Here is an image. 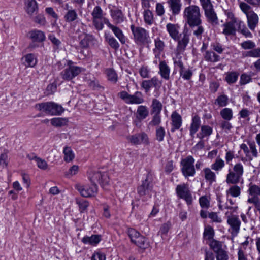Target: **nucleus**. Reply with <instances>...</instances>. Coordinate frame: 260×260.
Segmentation results:
<instances>
[{
  "instance_id": "nucleus-32",
  "label": "nucleus",
  "mask_w": 260,
  "mask_h": 260,
  "mask_svg": "<svg viewBox=\"0 0 260 260\" xmlns=\"http://www.w3.org/2000/svg\"><path fill=\"white\" fill-rule=\"evenodd\" d=\"M101 240L100 236L97 235H93L90 237H84L82 241L85 244H89L91 245H95Z\"/></svg>"
},
{
  "instance_id": "nucleus-24",
  "label": "nucleus",
  "mask_w": 260,
  "mask_h": 260,
  "mask_svg": "<svg viewBox=\"0 0 260 260\" xmlns=\"http://www.w3.org/2000/svg\"><path fill=\"white\" fill-rule=\"evenodd\" d=\"M173 15H178L181 10V0H168L167 2Z\"/></svg>"
},
{
  "instance_id": "nucleus-37",
  "label": "nucleus",
  "mask_w": 260,
  "mask_h": 260,
  "mask_svg": "<svg viewBox=\"0 0 260 260\" xmlns=\"http://www.w3.org/2000/svg\"><path fill=\"white\" fill-rule=\"evenodd\" d=\"M227 194H230L233 197H238L241 194V188L239 186L234 184L226 190Z\"/></svg>"
},
{
  "instance_id": "nucleus-13",
  "label": "nucleus",
  "mask_w": 260,
  "mask_h": 260,
  "mask_svg": "<svg viewBox=\"0 0 260 260\" xmlns=\"http://www.w3.org/2000/svg\"><path fill=\"white\" fill-rule=\"evenodd\" d=\"M177 40L178 41V44L176 51L179 52H183L189 41V35L187 34V32L183 31L182 37L180 39L178 38Z\"/></svg>"
},
{
  "instance_id": "nucleus-34",
  "label": "nucleus",
  "mask_w": 260,
  "mask_h": 260,
  "mask_svg": "<svg viewBox=\"0 0 260 260\" xmlns=\"http://www.w3.org/2000/svg\"><path fill=\"white\" fill-rule=\"evenodd\" d=\"M209 246L215 254L224 250L222 248V243L221 241L215 239H212L211 240Z\"/></svg>"
},
{
  "instance_id": "nucleus-60",
  "label": "nucleus",
  "mask_w": 260,
  "mask_h": 260,
  "mask_svg": "<svg viewBox=\"0 0 260 260\" xmlns=\"http://www.w3.org/2000/svg\"><path fill=\"white\" fill-rule=\"evenodd\" d=\"M92 19L93 25L95 28L98 30H101L103 28L104 24H103V18H94Z\"/></svg>"
},
{
  "instance_id": "nucleus-51",
  "label": "nucleus",
  "mask_w": 260,
  "mask_h": 260,
  "mask_svg": "<svg viewBox=\"0 0 260 260\" xmlns=\"http://www.w3.org/2000/svg\"><path fill=\"white\" fill-rule=\"evenodd\" d=\"M224 166V161L222 159L218 157L216 159L215 161L212 164L211 168L216 171H218L221 170Z\"/></svg>"
},
{
  "instance_id": "nucleus-14",
  "label": "nucleus",
  "mask_w": 260,
  "mask_h": 260,
  "mask_svg": "<svg viewBox=\"0 0 260 260\" xmlns=\"http://www.w3.org/2000/svg\"><path fill=\"white\" fill-rule=\"evenodd\" d=\"M172 128L171 131L174 132L175 130L180 128L182 125V117L176 111H174L171 115Z\"/></svg>"
},
{
  "instance_id": "nucleus-43",
  "label": "nucleus",
  "mask_w": 260,
  "mask_h": 260,
  "mask_svg": "<svg viewBox=\"0 0 260 260\" xmlns=\"http://www.w3.org/2000/svg\"><path fill=\"white\" fill-rule=\"evenodd\" d=\"M248 192L250 196H260V186L250 183L249 184Z\"/></svg>"
},
{
  "instance_id": "nucleus-57",
  "label": "nucleus",
  "mask_w": 260,
  "mask_h": 260,
  "mask_svg": "<svg viewBox=\"0 0 260 260\" xmlns=\"http://www.w3.org/2000/svg\"><path fill=\"white\" fill-rule=\"evenodd\" d=\"M139 73L143 78H148L150 77V70L147 66H142L139 69Z\"/></svg>"
},
{
  "instance_id": "nucleus-46",
  "label": "nucleus",
  "mask_w": 260,
  "mask_h": 260,
  "mask_svg": "<svg viewBox=\"0 0 260 260\" xmlns=\"http://www.w3.org/2000/svg\"><path fill=\"white\" fill-rule=\"evenodd\" d=\"M107 76L109 81L113 83H116L118 80L117 75L114 70L109 69L106 71Z\"/></svg>"
},
{
  "instance_id": "nucleus-36",
  "label": "nucleus",
  "mask_w": 260,
  "mask_h": 260,
  "mask_svg": "<svg viewBox=\"0 0 260 260\" xmlns=\"http://www.w3.org/2000/svg\"><path fill=\"white\" fill-rule=\"evenodd\" d=\"M204 58L206 61L214 62L218 61L220 57L213 51H206Z\"/></svg>"
},
{
  "instance_id": "nucleus-58",
  "label": "nucleus",
  "mask_w": 260,
  "mask_h": 260,
  "mask_svg": "<svg viewBox=\"0 0 260 260\" xmlns=\"http://www.w3.org/2000/svg\"><path fill=\"white\" fill-rule=\"evenodd\" d=\"M228 98L224 94L219 96L216 100V103L220 107L225 106L228 104Z\"/></svg>"
},
{
  "instance_id": "nucleus-29",
  "label": "nucleus",
  "mask_w": 260,
  "mask_h": 260,
  "mask_svg": "<svg viewBox=\"0 0 260 260\" xmlns=\"http://www.w3.org/2000/svg\"><path fill=\"white\" fill-rule=\"evenodd\" d=\"M111 15L116 24L122 23L124 21V15L120 10H112L111 11Z\"/></svg>"
},
{
  "instance_id": "nucleus-47",
  "label": "nucleus",
  "mask_w": 260,
  "mask_h": 260,
  "mask_svg": "<svg viewBox=\"0 0 260 260\" xmlns=\"http://www.w3.org/2000/svg\"><path fill=\"white\" fill-rule=\"evenodd\" d=\"M78 15L74 10H69L64 16V18L67 22H71L75 21L77 18Z\"/></svg>"
},
{
  "instance_id": "nucleus-55",
  "label": "nucleus",
  "mask_w": 260,
  "mask_h": 260,
  "mask_svg": "<svg viewBox=\"0 0 260 260\" xmlns=\"http://www.w3.org/2000/svg\"><path fill=\"white\" fill-rule=\"evenodd\" d=\"M152 120L149 123V125L151 126H158L161 122V117L160 114H152Z\"/></svg>"
},
{
  "instance_id": "nucleus-39",
  "label": "nucleus",
  "mask_w": 260,
  "mask_h": 260,
  "mask_svg": "<svg viewBox=\"0 0 260 260\" xmlns=\"http://www.w3.org/2000/svg\"><path fill=\"white\" fill-rule=\"evenodd\" d=\"M220 114L222 118L226 121H230L233 118V111L230 108H225L222 109L220 112Z\"/></svg>"
},
{
  "instance_id": "nucleus-9",
  "label": "nucleus",
  "mask_w": 260,
  "mask_h": 260,
  "mask_svg": "<svg viewBox=\"0 0 260 260\" xmlns=\"http://www.w3.org/2000/svg\"><path fill=\"white\" fill-rule=\"evenodd\" d=\"M162 84V81L159 80L156 77H153L151 79L142 81L141 83V87L144 89L145 92L150 91L152 87L160 88Z\"/></svg>"
},
{
  "instance_id": "nucleus-1",
  "label": "nucleus",
  "mask_w": 260,
  "mask_h": 260,
  "mask_svg": "<svg viewBox=\"0 0 260 260\" xmlns=\"http://www.w3.org/2000/svg\"><path fill=\"white\" fill-rule=\"evenodd\" d=\"M89 178L93 184L91 186L76 184L75 188L79 191L81 195L84 197L88 198L95 196L98 192V187L96 182L99 183L103 187L108 185L109 178L106 172H102L99 171H91L89 175Z\"/></svg>"
},
{
  "instance_id": "nucleus-41",
  "label": "nucleus",
  "mask_w": 260,
  "mask_h": 260,
  "mask_svg": "<svg viewBox=\"0 0 260 260\" xmlns=\"http://www.w3.org/2000/svg\"><path fill=\"white\" fill-rule=\"evenodd\" d=\"M239 74L236 72H231L226 73L225 81L229 84H233L237 80Z\"/></svg>"
},
{
  "instance_id": "nucleus-50",
  "label": "nucleus",
  "mask_w": 260,
  "mask_h": 260,
  "mask_svg": "<svg viewBox=\"0 0 260 260\" xmlns=\"http://www.w3.org/2000/svg\"><path fill=\"white\" fill-rule=\"evenodd\" d=\"M127 234L131 239V242L133 243L135 242V241L138 239L139 236L141 235L139 232L132 228L128 229Z\"/></svg>"
},
{
  "instance_id": "nucleus-16",
  "label": "nucleus",
  "mask_w": 260,
  "mask_h": 260,
  "mask_svg": "<svg viewBox=\"0 0 260 260\" xmlns=\"http://www.w3.org/2000/svg\"><path fill=\"white\" fill-rule=\"evenodd\" d=\"M21 61L22 64L26 68L34 67L37 63V57L32 53H29L23 56L21 58Z\"/></svg>"
},
{
  "instance_id": "nucleus-25",
  "label": "nucleus",
  "mask_w": 260,
  "mask_h": 260,
  "mask_svg": "<svg viewBox=\"0 0 260 260\" xmlns=\"http://www.w3.org/2000/svg\"><path fill=\"white\" fill-rule=\"evenodd\" d=\"M64 110L61 105L54 102H50V115L59 116Z\"/></svg>"
},
{
  "instance_id": "nucleus-59",
  "label": "nucleus",
  "mask_w": 260,
  "mask_h": 260,
  "mask_svg": "<svg viewBox=\"0 0 260 260\" xmlns=\"http://www.w3.org/2000/svg\"><path fill=\"white\" fill-rule=\"evenodd\" d=\"M232 171L242 177L244 172L243 166L241 163H237L234 165Z\"/></svg>"
},
{
  "instance_id": "nucleus-23",
  "label": "nucleus",
  "mask_w": 260,
  "mask_h": 260,
  "mask_svg": "<svg viewBox=\"0 0 260 260\" xmlns=\"http://www.w3.org/2000/svg\"><path fill=\"white\" fill-rule=\"evenodd\" d=\"M149 110L147 106L140 105L137 107L136 112L135 113V116L139 119L144 120L149 116Z\"/></svg>"
},
{
  "instance_id": "nucleus-30",
  "label": "nucleus",
  "mask_w": 260,
  "mask_h": 260,
  "mask_svg": "<svg viewBox=\"0 0 260 260\" xmlns=\"http://www.w3.org/2000/svg\"><path fill=\"white\" fill-rule=\"evenodd\" d=\"M202 172L204 173V178L206 180L210 183L216 181V175L210 168H206L203 169Z\"/></svg>"
},
{
  "instance_id": "nucleus-11",
  "label": "nucleus",
  "mask_w": 260,
  "mask_h": 260,
  "mask_svg": "<svg viewBox=\"0 0 260 260\" xmlns=\"http://www.w3.org/2000/svg\"><path fill=\"white\" fill-rule=\"evenodd\" d=\"M29 35L30 38L33 41V43L30 44L28 47L29 49H34L37 46L35 42H42L45 39L44 33L40 30H34L31 31L29 32Z\"/></svg>"
},
{
  "instance_id": "nucleus-6",
  "label": "nucleus",
  "mask_w": 260,
  "mask_h": 260,
  "mask_svg": "<svg viewBox=\"0 0 260 260\" xmlns=\"http://www.w3.org/2000/svg\"><path fill=\"white\" fill-rule=\"evenodd\" d=\"M176 190L178 197L184 199L188 205L192 204V197L187 184L183 183L177 185Z\"/></svg>"
},
{
  "instance_id": "nucleus-26",
  "label": "nucleus",
  "mask_w": 260,
  "mask_h": 260,
  "mask_svg": "<svg viewBox=\"0 0 260 260\" xmlns=\"http://www.w3.org/2000/svg\"><path fill=\"white\" fill-rule=\"evenodd\" d=\"M235 23L232 22H227L224 23L222 25L223 34L226 36L234 35H235L236 29L235 28Z\"/></svg>"
},
{
  "instance_id": "nucleus-2",
  "label": "nucleus",
  "mask_w": 260,
  "mask_h": 260,
  "mask_svg": "<svg viewBox=\"0 0 260 260\" xmlns=\"http://www.w3.org/2000/svg\"><path fill=\"white\" fill-rule=\"evenodd\" d=\"M200 9L198 6L191 5L185 8L184 17L189 25L202 24Z\"/></svg>"
},
{
  "instance_id": "nucleus-4",
  "label": "nucleus",
  "mask_w": 260,
  "mask_h": 260,
  "mask_svg": "<svg viewBox=\"0 0 260 260\" xmlns=\"http://www.w3.org/2000/svg\"><path fill=\"white\" fill-rule=\"evenodd\" d=\"M118 96L128 104H141L144 102L142 93L137 91L134 94H129L126 91H121L118 93Z\"/></svg>"
},
{
  "instance_id": "nucleus-38",
  "label": "nucleus",
  "mask_w": 260,
  "mask_h": 260,
  "mask_svg": "<svg viewBox=\"0 0 260 260\" xmlns=\"http://www.w3.org/2000/svg\"><path fill=\"white\" fill-rule=\"evenodd\" d=\"M115 36L119 39L120 42L124 44L126 42V38L122 30L118 27L114 26L112 29Z\"/></svg>"
},
{
  "instance_id": "nucleus-35",
  "label": "nucleus",
  "mask_w": 260,
  "mask_h": 260,
  "mask_svg": "<svg viewBox=\"0 0 260 260\" xmlns=\"http://www.w3.org/2000/svg\"><path fill=\"white\" fill-rule=\"evenodd\" d=\"M63 154L64 160L66 162H71L74 159L75 155L71 147H65L63 149Z\"/></svg>"
},
{
  "instance_id": "nucleus-27",
  "label": "nucleus",
  "mask_w": 260,
  "mask_h": 260,
  "mask_svg": "<svg viewBox=\"0 0 260 260\" xmlns=\"http://www.w3.org/2000/svg\"><path fill=\"white\" fill-rule=\"evenodd\" d=\"M241 178L240 175L234 173L230 169L226 175V182L229 184H237L240 182Z\"/></svg>"
},
{
  "instance_id": "nucleus-21",
  "label": "nucleus",
  "mask_w": 260,
  "mask_h": 260,
  "mask_svg": "<svg viewBox=\"0 0 260 260\" xmlns=\"http://www.w3.org/2000/svg\"><path fill=\"white\" fill-rule=\"evenodd\" d=\"M80 46L83 48H87L89 47L90 44L93 41L94 38L91 35L84 33L80 36Z\"/></svg>"
},
{
  "instance_id": "nucleus-42",
  "label": "nucleus",
  "mask_w": 260,
  "mask_h": 260,
  "mask_svg": "<svg viewBox=\"0 0 260 260\" xmlns=\"http://www.w3.org/2000/svg\"><path fill=\"white\" fill-rule=\"evenodd\" d=\"M144 10L143 13L144 21L146 24L151 25L153 22V14L149 9Z\"/></svg>"
},
{
  "instance_id": "nucleus-56",
  "label": "nucleus",
  "mask_w": 260,
  "mask_h": 260,
  "mask_svg": "<svg viewBox=\"0 0 260 260\" xmlns=\"http://www.w3.org/2000/svg\"><path fill=\"white\" fill-rule=\"evenodd\" d=\"M165 131L164 127L159 126L156 129V138L159 142H161L164 140V136H165Z\"/></svg>"
},
{
  "instance_id": "nucleus-40",
  "label": "nucleus",
  "mask_w": 260,
  "mask_h": 260,
  "mask_svg": "<svg viewBox=\"0 0 260 260\" xmlns=\"http://www.w3.org/2000/svg\"><path fill=\"white\" fill-rule=\"evenodd\" d=\"M134 244L139 247L144 249L147 248L149 246L145 237L141 235H140L138 239L135 241Z\"/></svg>"
},
{
  "instance_id": "nucleus-31",
  "label": "nucleus",
  "mask_w": 260,
  "mask_h": 260,
  "mask_svg": "<svg viewBox=\"0 0 260 260\" xmlns=\"http://www.w3.org/2000/svg\"><path fill=\"white\" fill-rule=\"evenodd\" d=\"M68 122L69 119L67 118H53L50 120L51 125L56 127L65 126Z\"/></svg>"
},
{
  "instance_id": "nucleus-19",
  "label": "nucleus",
  "mask_w": 260,
  "mask_h": 260,
  "mask_svg": "<svg viewBox=\"0 0 260 260\" xmlns=\"http://www.w3.org/2000/svg\"><path fill=\"white\" fill-rule=\"evenodd\" d=\"M25 5V11L29 15L32 16L37 13L38 7L36 0H27Z\"/></svg>"
},
{
  "instance_id": "nucleus-62",
  "label": "nucleus",
  "mask_w": 260,
  "mask_h": 260,
  "mask_svg": "<svg viewBox=\"0 0 260 260\" xmlns=\"http://www.w3.org/2000/svg\"><path fill=\"white\" fill-rule=\"evenodd\" d=\"M179 73L180 76L183 79L187 80H189L192 76V72L189 69L185 70H184V68H183L182 69L179 70Z\"/></svg>"
},
{
  "instance_id": "nucleus-53",
  "label": "nucleus",
  "mask_w": 260,
  "mask_h": 260,
  "mask_svg": "<svg viewBox=\"0 0 260 260\" xmlns=\"http://www.w3.org/2000/svg\"><path fill=\"white\" fill-rule=\"evenodd\" d=\"M92 19L103 18L104 17L103 11L99 6L94 7L92 13Z\"/></svg>"
},
{
  "instance_id": "nucleus-7",
  "label": "nucleus",
  "mask_w": 260,
  "mask_h": 260,
  "mask_svg": "<svg viewBox=\"0 0 260 260\" xmlns=\"http://www.w3.org/2000/svg\"><path fill=\"white\" fill-rule=\"evenodd\" d=\"M72 62L70 61L68 63L69 67L64 70L61 73L62 77L64 80H71L82 71L81 68L72 66Z\"/></svg>"
},
{
  "instance_id": "nucleus-12",
  "label": "nucleus",
  "mask_w": 260,
  "mask_h": 260,
  "mask_svg": "<svg viewBox=\"0 0 260 260\" xmlns=\"http://www.w3.org/2000/svg\"><path fill=\"white\" fill-rule=\"evenodd\" d=\"M149 177L150 176L148 174L145 180L143 181L142 185L138 187V192L140 196L146 195L151 190L152 186L150 184L151 181Z\"/></svg>"
},
{
  "instance_id": "nucleus-5",
  "label": "nucleus",
  "mask_w": 260,
  "mask_h": 260,
  "mask_svg": "<svg viewBox=\"0 0 260 260\" xmlns=\"http://www.w3.org/2000/svg\"><path fill=\"white\" fill-rule=\"evenodd\" d=\"M194 159L192 156H188L181 161L182 166L181 169L182 174L185 177L193 176L195 174V169L193 165Z\"/></svg>"
},
{
  "instance_id": "nucleus-15",
  "label": "nucleus",
  "mask_w": 260,
  "mask_h": 260,
  "mask_svg": "<svg viewBox=\"0 0 260 260\" xmlns=\"http://www.w3.org/2000/svg\"><path fill=\"white\" fill-rule=\"evenodd\" d=\"M204 10L208 22L212 25L217 24L218 23V18L213 9V6Z\"/></svg>"
},
{
  "instance_id": "nucleus-45",
  "label": "nucleus",
  "mask_w": 260,
  "mask_h": 260,
  "mask_svg": "<svg viewBox=\"0 0 260 260\" xmlns=\"http://www.w3.org/2000/svg\"><path fill=\"white\" fill-rule=\"evenodd\" d=\"M106 40L113 49L117 50L119 47V45L117 40L110 35H106Z\"/></svg>"
},
{
  "instance_id": "nucleus-20",
  "label": "nucleus",
  "mask_w": 260,
  "mask_h": 260,
  "mask_svg": "<svg viewBox=\"0 0 260 260\" xmlns=\"http://www.w3.org/2000/svg\"><path fill=\"white\" fill-rule=\"evenodd\" d=\"M179 26L177 24L168 23L166 29L170 36L174 40L178 39Z\"/></svg>"
},
{
  "instance_id": "nucleus-3",
  "label": "nucleus",
  "mask_w": 260,
  "mask_h": 260,
  "mask_svg": "<svg viewBox=\"0 0 260 260\" xmlns=\"http://www.w3.org/2000/svg\"><path fill=\"white\" fill-rule=\"evenodd\" d=\"M131 29L137 44H144L148 42L149 35L144 28L132 24L131 25Z\"/></svg>"
},
{
  "instance_id": "nucleus-63",
  "label": "nucleus",
  "mask_w": 260,
  "mask_h": 260,
  "mask_svg": "<svg viewBox=\"0 0 260 260\" xmlns=\"http://www.w3.org/2000/svg\"><path fill=\"white\" fill-rule=\"evenodd\" d=\"M214 235L213 229L211 226L207 227L205 229L204 232V237H207L209 240H212Z\"/></svg>"
},
{
  "instance_id": "nucleus-8",
  "label": "nucleus",
  "mask_w": 260,
  "mask_h": 260,
  "mask_svg": "<svg viewBox=\"0 0 260 260\" xmlns=\"http://www.w3.org/2000/svg\"><path fill=\"white\" fill-rule=\"evenodd\" d=\"M128 141L134 145H140L141 143L149 144L148 135L144 132H142L129 136L127 137Z\"/></svg>"
},
{
  "instance_id": "nucleus-22",
  "label": "nucleus",
  "mask_w": 260,
  "mask_h": 260,
  "mask_svg": "<svg viewBox=\"0 0 260 260\" xmlns=\"http://www.w3.org/2000/svg\"><path fill=\"white\" fill-rule=\"evenodd\" d=\"M201 125V119L199 115L196 114L192 116L191 123L190 126V134L193 137L198 131Z\"/></svg>"
},
{
  "instance_id": "nucleus-49",
  "label": "nucleus",
  "mask_w": 260,
  "mask_h": 260,
  "mask_svg": "<svg viewBox=\"0 0 260 260\" xmlns=\"http://www.w3.org/2000/svg\"><path fill=\"white\" fill-rule=\"evenodd\" d=\"M190 27L192 28H196L193 30V34L196 36L198 38H201L202 35L204 32V28L203 26L201 25V24H199V25H189Z\"/></svg>"
},
{
  "instance_id": "nucleus-28",
  "label": "nucleus",
  "mask_w": 260,
  "mask_h": 260,
  "mask_svg": "<svg viewBox=\"0 0 260 260\" xmlns=\"http://www.w3.org/2000/svg\"><path fill=\"white\" fill-rule=\"evenodd\" d=\"M151 114H160L162 109V104L156 99H153L150 106Z\"/></svg>"
},
{
  "instance_id": "nucleus-61",
  "label": "nucleus",
  "mask_w": 260,
  "mask_h": 260,
  "mask_svg": "<svg viewBox=\"0 0 260 260\" xmlns=\"http://www.w3.org/2000/svg\"><path fill=\"white\" fill-rule=\"evenodd\" d=\"M199 203L201 207L203 208H208L210 206V201L207 196L200 197Z\"/></svg>"
},
{
  "instance_id": "nucleus-18",
  "label": "nucleus",
  "mask_w": 260,
  "mask_h": 260,
  "mask_svg": "<svg viewBox=\"0 0 260 260\" xmlns=\"http://www.w3.org/2000/svg\"><path fill=\"white\" fill-rule=\"evenodd\" d=\"M246 17L249 28L251 30H254L258 23L259 18L258 15L253 11L249 14H248Z\"/></svg>"
},
{
  "instance_id": "nucleus-52",
  "label": "nucleus",
  "mask_w": 260,
  "mask_h": 260,
  "mask_svg": "<svg viewBox=\"0 0 260 260\" xmlns=\"http://www.w3.org/2000/svg\"><path fill=\"white\" fill-rule=\"evenodd\" d=\"M243 55L244 57H260V48L255 49L254 48L253 49L246 52Z\"/></svg>"
},
{
  "instance_id": "nucleus-64",
  "label": "nucleus",
  "mask_w": 260,
  "mask_h": 260,
  "mask_svg": "<svg viewBox=\"0 0 260 260\" xmlns=\"http://www.w3.org/2000/svg\"><path fill=\"white\" fill-rule=\"evenodd\" d=\"M215 254L216 260H229L228 252L224 250H221Z\"/></svg>"
},
{
  "instance_id": "nucleus-44",
  "label": "nucleus",
  "mask_w": 260,
  "mask_h": 260,
  "mask_svg": "<svg viewBox=\"0 0 260 260\" xmlns=\"http://www.w3.org/2000/svg\"><path fill=\"white\" fill-rule=\"evenodd\" d=\"M181 52H175V56L173 57V59L174 61V64L175 67H178L180 68V70L184 68L183 63L182 61V56L180 55Z\"/></svg>"
},
{
  "instance_id": "nucleus-54",
  "label": "nucleus",
  "mask_w": 260,
  "mask_h": 260,
  "mask_svg": "<svg viewBox=\"0 0 260 260\" xmlns=\"http://www.w3.org/2000/svg\"><path fill=\"white\" fill-rule=\"evenodd\" d=\"M239 7L241 11L247 16V14L253 12L250 6L247 3L241 2L239 3Z\"/></svg>"
},
{
  "instance_id": "nucleus-10",
  "label": "nucleus",
  "mask_w": 260,
  "mask_h": 260,
  "mask_svg": "<svg viewBox=\"0 0 260 260\" xmlns=\"http://www.w3.org/2000/svg\"><path fill=\"white\" fill-rule=\"evenodd\" d=\"M227 222L230 226L231 234L236 235L239 231L241 221L236 215H232L228 217Z\"/></svg>"
},
{
  "instance_id": "nucleus-33",
  "label": "nucleus",
  "mask_w": 260,
  "mask_h": 260,
  "mask_svg": "<svg viewBox=\"0 0 260 260\" xmlns=\"http://www.w3.org/2000/svg\"><path fill=\"white\" fill-rule=\"evenodd\" d=\"M212 133V128L209 125H203L201 126L200 132L197 136L200 139H203L206 137H209Z\"/></svg>"
},
{
  "instance_id": "nucleus-17",
  "label": "nucleus",
  "mask_w": 260,
  "mask_h": 260,
  "mask_svg": "<svg viewBox=\"0 0 260 260\" xmlns=\"http://www.w3.org/2000/svg\"><path fill=\"white\" fill-rule=\"evenodd\" d=\"M158 73L166 80L170 79V69L165 61H160L159 64Z\"/></svg>"
},
{
  "instance_id": "nucleus-48",
  "label": "nucleus",
  "mask_w": 260,
  "mask_h": 260,
  "mask_svg": "<svg viewBox=\"0 0 260 260\" xmlns=\"http://www.w3.org/2000/svg\"><path fill=\"white\" fill-rule=\"evenodd\" d=\"M35 108L42 113H45L46 115L49 114L48 102L37 104L35 105Z\"/></svg>"
}]
</instances>
